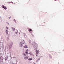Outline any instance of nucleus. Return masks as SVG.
<instances>
[{"instance_id": "f257e3e1", "label": "nucleus", "mask_w": 64, "mask_h": 64, "mask_svg": "<svg viewBox=\"0 0 64 64\" xmlns=\"http://www.w3.org/2000/svg\"><path fill=\"white\" fill-rule=\"evenodd\" d=\"M32 45H33L34 47H35V49L34 50H36V54H38L40 52V51L39 50H37V48H38V44H37L36 42H32Z\"/></svg>"}, {"instance_id": "f03ea898", "label": "nucleus", "mask_w": 64, "mask_h": 64, "mask_svg": "<svg viewBox=\"0 0 64 64\" xmlns=\"http://www.w3.org/2000/svg\"><path fill=\"white\" fill-rule=\"evenodd\" d=\"M25 43V42L24 40H23L22 42H21L19 45L20 47H22L23 46L24 44Z\"/></svg>"}, {"instance_id": "7ed1b4c3", "label": "nucleus", "mask_w": 64, "mask_h": 64, "mask_svg": "<svg viewBox=\"0 0 64 64\" xmlns=\"http://www.w3.org/2000/svg\"><path fill=\"white\" fill-rule=\"evenodd\" d=\"M11 42V44H10L9 46V48H8V50L10 49H11V48L12 47V46H13V43L12 42Z\"/></svg>"}, {"instance_id": "20e7f679", "label": "nucleus", "mask_w": 64, "mask_h": 64, "mask_svg": "<svg viewBox=\"0 0 64 64\" xmlns=\"http://www.w3.org/2000/svg\"><path fill=\"white\" fill-rule=\"evenodd\" d=\"M48 55L50 58V59H52V56H51V55L49 54Z\"/></svg>"}, {"instance_id": "39448f33", "label": "nucleus", "mask_w": 64, "mask_h": 64, "mask_svg": "<svg viewBox=\"0 0 64 64\" xmlns=\"http://www.w3.org/2000/svg\"><path fill=\"white\" fill-rule=\"evenodd\" d=\"M2 8L4 9H6V6L4 5H2Z\"/></svg>"}, {"instance_id": "423d86ee", "label": "nucleus", "mask_w": 64, "mask_h": 64, "mask_svg": "<svg viewBox=\"0 0 64 64\" xmlns=\"http://www.w3.org/2000/svg\"><path fill=\"white\" fill-rule=\"evenodd\" d=\"M3 45V42H2L0 43V47H1V46H2Z\"/></svg>"}, {"instance_id": "0eeeda50", "label": "nucleus", "mask_w": 64, "mask_h": 64, "mask_svg": "<svg viewBox=\"0 0 64 64\" xmlns=\"http://www.w3.org/2000/svg\"><path fill=\"white\" fill-rule=\"evenodd\" d=\"M6 34H7V35H8V30H6Z\"/></svg>"}, {"instance_id": "6e6552de", "label": "nucleus", "mask_w": 64, "mask_h": 64, "mask_svg": "<svg viewBox=\"0 0 64 64\" xmlns=\"http://www.w3.org/2000/svg\"><path fill=\"white\" fill-rule=\"evenodd\" d=\"M12 28L13 31H15V28H13V27H12Z\"/></svg>"}, {"instance_id": "1a4fd4ad", "label": "nucleus", "mask_w": 64, "mask_h": 64, "mask_svg": "<svg viewBox=\"0 0 64 64\" xmlns=\"http://www.w3.org/2000/svg\"><path fill=\"white\" fill-rule=\"evenodd\" d=\"M24 59H25V60H27V59H28V56L25 57H24Z\"/></svg>"}, {"instance_id": "9d476101", "label": "nucleus", "mask_w": 64, "mask_h": 64, "mask_svg": "<svg viewBox=\"0 0 64 64\" xmlns=\"http://www.w3.org/2000/svg\"><path fill=\"white\" fill-rule=\"evenodd\" d=\"M10 38V36H9L7 39V41H8L9 40V39Z\"/></svg>"}, {"instance_id": "9b49d317", "label": "nucleus", "mask_w": 64, "mask_h": 64, "mask_svg": "<svg viewBox=\"0 0 64 64\" xmlns=\"http://www.w3.org/2000/svg\"><path fill=\"white\" fill-rule=\"evenodd\" d=\"M29 54L30 55H32V56H33V54L32 52H30L29 53Z\"/></svg>"}, {"instance_id": "f8f14e48", "label": "nucleus", "mask_w": 64, "mask_h": 64, "mask_svg": "<svg viewBox=\"0 0 64 64\" xmlns=\"http://www.w3.org/2000/svg\"><path fill=\"white\" fill-rule=\"evenodd\" d=\"M23 55L24 57H26V54H22Z\"/></svg>"}, {"instance_id": "ddd939ff", "label": "nucleus", "mask_w": 64, "mask_h": 64, "mask_svg": "<svg viewBox=\"0 0 64 64\" xmlns=\"http://www.w3.org/2000/svg\"><path fill=\"white\" fill-rule=\"evenodd\" d=\"M42 57H43V56H40V58H39L38 59L39 60H40V59H41V58Z\"/></svg>"}, {"instance_id": "4468645a", "label": "nucleus", "mask_w": 64, "mask_h": 64, "mask_svg": "<svg viewBox=\"0 0 64 64\" xmlns=\"http://www.w3.org/2000/svg\"><path fill=\"white\" fill-rule=\"evenodd\" d=\"M3 59H0V62H2L3 61Z\"/></svg>"}, {"instance_id": "2eb2a0df", "label": "nucleus", "mask_w": 64, "mask_h": 64, "mask_svg": "<svg viewBox=\"0 0 64 64\" xmlns=\"http://www.w3.org/2000/svg\"><path fill=\"white\" fill-rule=\"evenodd\" d=\"M32 60V58H29L28 59L29 61H31Z\"/></svg>"}, {"instance_id": "dca6fc26", "label": "nucleus", "mask_w": 64, "mask_h": 64, "mask_svg": "<svg viewBox=\"0 0 64 64\" xmlns=\"http://www.w3.org/2000/svg\"><path fill=\"white\" fill-rule=\"evenodd\" d=\"M24 47L25 48H28V46H24Z\"/></svg>"}, {"instance_id": "f3484780", "label": "nucleus", "mask_w": 64, "mask_h": 64, "mask_svg": "<svg viewBox=\"0 0 64 64\" xmlns=\"http://www.w3.org/2000/svg\"><path fill=\"white\" fill-rule=\"evenodd\" d=\"M8 57L7 56L6 57L5 59H6V60H8Z\"/></svg>"}, {"instance_id": "a211bd4d", "label": "nucleus", "mask_w": 64, "mask_h": 64, "mask_svg": "<svg viewBox=\"0 0 64 64\" xmlns=\"http://www.w3.org/2000/svg\"><path fill=\"white\" fill-rule=\"evenodd\" d=\"M36 62H38V61L39 60L38 58H36Z\"/></svg>"}, {"instance_id": "6ab92c4d", "label": "nucleus", "mask_w": 64, "mask_h": 64, "mask_svg": "<svg viewBox=\"0 0 64 64\" xmlns=\"http://www.w3.org/2000/svg\"><path fill=\"white\" fill-rule=\"evenodd\" d=\"M24 36L25 38H26L27 37V36L26 35V34H24Z\"/></svg>"}, {"instance_id": "aec40b11", "label": "nucleus", "mask_w": 64, "mask_h": 64, "mask_svg": "<svg viewBox=\"0 0 64 64\" xmlns=\"http://www.w3.org/2000/svg\"><path fill=\"white\" fill-rule=\"evenodd\" d=\"M14 21L16 23H17V22L16 21V20H14Z\"/></svg>"}, {"instance_id": "412c9836", "label": "nucleus", "mask_w": 64, "mask_h": 64, "mask_svg": "<svg viewBox=\"0 0 64 64\" xmlns=\"http://www.w3.org/2000/svg\"><path fill=\"white\" fill-rule=\"evenodd\" d=\"M26 55H28L29 54V53H28V52H26Z\"/></svg>"}, {"instance_id": "4be33fe9", "label": "nucleus", "mask_w": 64, "mask_h": 64, "mask_svg": "<svg viewBox=\"0 0 64 64\" xmlns=\"http://www.w3.org/2000/svg\"><path fill=\"white\" fill-rule=\"evenodd\" d=\"M29 43L30 44H31V42H32L31 41V40H29Z\"/></svg>"}, {"instance_id": "5701e85b", "label": "nucleus", "mask_w": 64, "mask_h": 64, "mask_svg": "<svg viewBox=\"0 0 64 64\" xmlns=\"http://www.w3.org/2000/svg\"><path fill=\"white\" fill-rule=\"evenodd\" d=\"M0 59H3V57L2 56L0 57Z\"/></svg>"}, {"instance_id": "b1692460", "label": "nucleus", "mask_w": 64, "mask_h": 64, "mask_svg": "<svg viewBox=\"0 0 64 64\" xmlns=\"http://www.w3.org/2000/svg\"><path fill=\"white\" fill-rule=\"evenodd\" d=\"M32 31V30L31 29H30L29 30V32H31Z\"/></svg>"}, {"instance_id": "393cba45", "label": "nucleus", "mask_w": 64, "mask_h": 64, "mask_svg": "<svg viewBox=\"0 0 64 64\" xmlns=\"http://www.w3.org/2000/svg\"><path fill=\"white\" fill-rule=\"evenodd\" d=\"M17 32H16V34H18V31L17 30Z\"/></svg>"}, {"instance_id": "a878e982", "label": "nucleus", "mask_w": 64, "mask_h": 64, "mask_svg": "<svg viewBox=\"0 0 64 64\" xmlns=\"http://www.w3.org/2000/svg\"><path fill=\"white\" fill-rule=\"evenodd\" d=\"M8 3H9V4H10V3H13V2H9Z\"/></svg>"}, {"instance_id": "bb28decb", "label": "nucleus", "mask_w": 64, "mask_h": 64, "mask_svg": "<svg viewBox=\"0 0 64 64\" xmlns=\"http://www.w3.org/2000/svg\"><path fill=\"white\" fill-rule=\"evenodd\" d=\"M6 29H7L6 30H8V29H9V28H8V27L7 26V27H6Z\"/></svg>"}, {"instance_id": "cd10ccee", "label": "nucleus", "mask_w": 64, "mask_h": 64, "mask_svg": "<svg viewBox=\"0 0 64 64\" xmlns=\"http://www.w3.org/2000/svg\"><path fill=\"white\" fill-rule=\"evenodd\" d=\"M36 57H38V55H37V54H36Z\"/></svg>"}, {"instance_id": "c85d7f7f", "label": "nucleus", "mask_w": 64, "mask_h": 64, "mask_svg": "<svg viewBox=\"0 0 64 64\" xmlns=\"http://www.w3.org/2000/svg\"><path fill=\"white\" fill-rule=\"evenodd\" d=\"M28 51H29V50H26V52H27Z\"/></svg>"}, {"instance_id": "c756f323", "label": "nucleus", "mask_w": 64, "mask_h": 64, "mask_svg": "<svg viewBox=\"0 0 64 64\" xmlns=\"http://www.w3.org/2000/svg\"><path fill=\"white\" fill-rule=\"evenodd\" d=\"M6 23H8V25H9V23H8V22H6Z\"/></svg>"}, {"instance_id": "7c9ffc66", "label": "nucleus", "mask_w": 64, "mask_h": 64, "mask_svg": "<svg viewBox=\"0 0 64 64\" xmlns=\"http://www.w3.org/2000/svg\"><path fill=\"white\" fill-rule=\"evenodd\" d=\"M31 32V34H32V33H33V31H32V32Z\"/></svg>"}, {"instance_id": "2f4dec72", "label": "nucleus", "mask_w": 64, "mask_h": 64, "mask_svg": "<svg viewBox=\"0 0 64 64\" xmlns=\"http://www.w3.org/2000/svg\"><path fill=\"white\" fill-rule=\"evenodd\" d=\"M9 18V19H11V16H10V17H9V18Z\"/></svg>"}, {"instance_id": "473e14b6", "label": "nucleus", "mask_w": 64, "mask_h": 64, "mask_svg": "<svg viewBox=\"0 0 64 64\" xmlns=\"http://www.w3.org/2000/svg\"><path fill=\"white\" fill-rule=\"evenodd\" d=\"M31 34L32 35V36H33V34H32V33Z\"/></svg>"}, {"instance_id": "72a5a7b5", "label": "nucleus", "mask_w": 64, "mask_h": 64, "mask_svg": "<svg viewBox=\"0 0 64 64\" xmlns=\"http://www.w3.org/2000/svg\"><path fill=\"white\" fill-rule=\"evenodd\" d=\"M6 10H7V8H6Z\"/></svg>"}, {"instance_id": "f704fd0d", "label": "nucleus", "mask_w": 64, "mask_h": 64, "mask_svg": "<svg viewBox=\"0 0 64 64\" xmlns=\"http://www.w3.org/2000/svg\"><path fill=\"white\" fill-rule=\"evenodd\" d=\"M34 64H36V63H34Z\"/></svg>"}, {"instance_id": "c9c22d12", "label": "nucleus", "mask_w": 64, "mask_h": 64, "mask_svg": "<svg viewBox=\"0 0 64 64\" xmlns=\"http://www.w3.org/2000/svg\"><path fill=\"white\" fill-rule=\"evenodd\" d=\"M57 0H54V1H56Z\"/></svg>"}, {"instance_id": "e433bc0d", "label": "nucleus", "mask_w": 64, "mask_h": 64, "mask_svg": "<svg viewBox=\"0 0 64 64\" xmlns=\"http://www.w3.org/2000/svg\"><path fill=\"white\" fill-rule=\"evenodd\" d=\"M0 18H1V16H0Z\"/></svg>"}, {"instance_id": "4c0bfd02", "label": "nucleus", "mask_w": 64, "mask_h": 64, "mask_svg": "<svg viewBox=\"0 0 64 64\" xmlns=\"http://www.w3.org/2000/svg\"><path fill=\"white\" fill-rule=\"evenodd\" d=\"M8 54H9V53H8Z\"/></svg>"}]
</instances>
